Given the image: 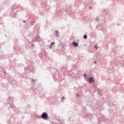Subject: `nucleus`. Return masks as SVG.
Masks as SVG:
<instances>
[{
	"mask_svg": "<svg viewBox=\"0 0 124 124\" xmlns=\"http://www.w3.org/2000/svg\"><path fill=\"white\" fill-rule=\"evenodd\" d=\"M87 76V75H84V77H86Z\"/></svg>",
	"mask_w": 124,
	"mask_h": 124,
	"instance_id": "nucleus-10",
	"label": "nucleus"
},
{
	"mask_svg": "<svg viewBox=\"0 0 124 124\" xmlns=\"http://www.w3.org/2000/svg\"><path fill=\"white\" fill-rule=\"evenodd\" d=\"M73 45L74 46H75V47H77V46H78V43L75 42H74L73 43Z\"/></svg>",
	"mask_w": 124,
	"mask_h": 124,
	"instance_id": "nucleus-3",
	"label": "nucleus"
},
{
	"mask_svg": "<svg viewBox=\"0 0 124 124\" xmlns=\"http://www.w3.org/2000/svg\"><path fill=\"white\" fill-rule=\"evenodd\" d=\"M94 81V80L93 78L92 77L89 78L90 83H93Z\"/></svg>",
	"mask_w": 124,
	"mask_h": 124,
	"instance_id": "nucleus-2",
	"label": "nucleus"
},
{
	"mask_svg": "<svg viewBox=\"0 0 124 124\" xmlns=\"http://www.w3.org/2000/svg\"><path fill=\"white\" fill-rule=\"evenodd\" d=\"M95 49H97V48H98L97 46H95Z\"/></svg>",
	"mask_w": 124,
	"mask_h": 124,
	"instance_id": "nucleus-7",
	"label": "nucleus"
},
{
	"mask_svg": "<svg viewBox=\"0 0 124 124\" xmlns=\"http://www.w3.org/2000/svg\"><path fill=\"white\" fill-rule=\"evenodd\" d=\"M42 118L44 120H46V119H48V114L46 112H44L42 114Z\"/></svg>",
	"mask_w": 124,
	"mask_h": 124,
	"instance_id": "nucleus-1",
	"label": "nucleus"
},
{
	"mask_svg": "<svg viewBox=\"0 0 124 124\" xmlns=\"http://www.w3.org/2000/svg\"><path fill=\"white\" fill-rule=\"evenodd\" d=\"M63 99H64V97H62V100H63Z\"/></svg>",
	"mask_w": 124,
	"mask_h": 124,
	"instance_id": "nucleus-8",
	"label": "nucleus"
},
{
	"mask_svg": "<svg viewBox=\"0 0 124 124\" xmlns=\"http://www.w3.org/2000/svg\"><path fill=\"white\" fill-rule=\"evenodd\" d=\"M53 44H55V42L51 43L50 45V48L52 49V46L53 45Z\"/></svg>",
	"mask_w": 124,
	"mask_h": 124,
	"instance_id": "nucleus-4",
	"label": "nucleus"
},
{
	"mask_svg": "<svg viewBox=\"0 0 124 124\" xmlns=\"http://www.w3.org/2000/svg\"><path fill=\"white\" fill-rule=\"evenodd\" d=\"M84 39H86V38H87L88 36H87V35H84L83 36Z\"/></svg>",
	"mask_w": 124,
	"mask_h": 124,
	"instance_id": "nucleus-6",
	"label": "nucleus"
},
{
	"mask_svg": "<svg viewBox=\"0 0 124 124\" xmlns=\"http://www.w3.org/2000/svg\"><path fill=\"white\" fill-rule=\"evenodd\" d=\"M94 63H96V61H95V62H94Z\"/></svg>",
	"mask_w": 124,
	"mask_h": 124,
	"instance_id": "nucleus-11",
	"label": "nucleus"
},
{
	"mask_svg": "<svg viewBox=\"0 0 124 124\" xmlns=\"http://www.w3.org/2000/svg\"><path fill=\"white\" fill-rule=\"evenodd\" d=\"M56 35L57 36H59V31H55Z\"/></svg>",
	"mask_w": 124,
	"mask_h": 124,
	"instance_id": "nucleus-5",
	"label": "nucleus"
},
{
	"mask_svg": "<svg viewBox=\"0 0 124 124\" xmlns=\"http://www.w3.org/2000/svg\"><path fill=\"white\" fill-rule=\"evenodd\" d=\"M77 97H79V94H77Z\"/></svg>",
	"mask_w": 124,
	"mask_h": 124,
	"instance_id": "nucleus-9",
	"label": "nucleus"
}]
</instances>
